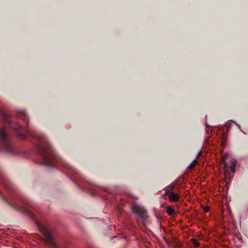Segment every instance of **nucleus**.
Wrapping results in <instances>:
<instances>
[{"label":"nucleus","mask_w":248,"mask_h":248,"mask_svg":"<svg viewBox=\"0 0 248 248\" xmlns=\"http://www.w3.org/2000/svg\"><path fill=\"white\" fill-rule=\"evenodd\" d=\"M37 225L40 232L43 235V239L46 245L49 246L50 248H58L53 239L51 233L47 230L46 227L44 225H40L38 224H37Z\"/></svg>","instance_id":"obj_1"},{"label":"nucleus","mask_w":248,"mask_h":248,"mask_svg":"<svg viewBox=\"0 0 248 248\" xmlns=\"http://www.w3.org/2000/svg\"><path fill=\"white\" fill-rule=\"evenodd\" d=\"M229 154H225L223 155L220 163V166L223 170L225 175L229 172V170L232 173L235 171V162L233 160L228 159Z\"/></svg>","instance_id":"obj_2"},{"label":"nucleus","mask_w":248,"mask_h":248,"mask_svg":"<svg viewBox=\"0 0 248 248\" xmlns=\"http://www.w3.org/2000/svg\"><path fill=\"white\" fill-rule=\"evenodd\" d=\"M173 187V186H172L170 190L165 189L164 195L168 197V198L170 202H175L179 201L180 195L172 191Z\"/></svg>","instance_id":"obj_3"},{"label":"nucleus","mask_w":248,"mask_h":248,"mask_svg":"<svg viewBox=\"0 0 248 248\" xmlns=\"http://www.w3.org/2000/svg\"><path fill=\"white\" fill-rule=\"evenodd\" d=\"M133 212L138 215L140 217H142L144 214V209L138 205H134L132 207Z\"/></svg>","instance_id":"obj_4"},{"label":"nucleus","mask_w":248,"mask_h":248,"mask_svg":"<svg viewBox=\"0 0 248 248\" xmlns=\"http://www.w3.org/2000/svg\"><path fill=\"white\" fill-rule=\"evenodd\" d=\"M0 134L1 140L3 141L5 140L7 138V134L4 128L0 130Z\"/></svg>","instance_id":"obj_5"},{"label":"nucleus","mask_w":248,"mask_h":248,"mask_svg":"<svg viewBox=\"0 0 248 248\" xmlns=\"http://www.w3.org/2000/svg\"><path fill=\"white\" fill-rule=\"evenodd\" d=\"M167 213L170 215V216H171L172 215L174 214V212H175V210L174 208H173L172 207H171V206H168L167 207V211H166Z\"/></svg>","instance_id":"obj_6"},{"label":"nucleus","mask_w":248,"mask_h":248,"mask_svg":"<svg viewBox=\"0 0 248 248\" xmlns=\"http://www.w3.org/2000/svg\"><path fill=\"white\" fill-rule=\"evenodd\" d=\"M198 164V159L196 158L188 166V169L189 170H192L195 166Z\"/></svg>","instance_id":"obj_7"},{"label":"nucleus","mask_w":248,"mask_h":248,"mask_svg":"<svg viewBox=\"0 0 248 248\" xmlns=\"http://www.w3.org/2000/svg\"><path fill=\"white\" fill-rule=\"evenodd\" d=\"M227 141V136L226 134H223L222 137L221 144L223 146H224L225 143Z\"/></svg>","instance_id":"obj_8"},{"label":"nucleus","mask_w":248,"mask_h":248,"mask_svg":"<svg viewBox=\"0 0 248 248\" xmlns=\"http://www.w3.org/2000/svg\"><path fill=\"white\" fill-rule=\"evenodd\" d=\"M11 126L14 130H17L19 127V126L17 125L16 124L12 123L11 124Z\"/></svg>","instance_id":"obj_9"},{"label":"nucleus","mask_w":248,"mask_h":248,"mask_svg":"<svg viewBox=\"0 0 248 248\" xmlns=\"http://www.w3.org/2000/svg\"><path fill=\"white\" fill-rule=\"evenodd\" d=\"M192 241H193V244L195 247H198L199 245V243L196 239H192Z\"/></svg>","instance_id":"obj_10"},{"label":"nucleus","mask_w":248,"mask_h":248,"mask_svg":"<svg viewBox=\"0 0 248 248\" xmlns=\"http://www.w3.org/2000/svg\"><path fill=\"white\" fill-rule=\"evenodd\" d=\"M210 210V207L209 206H204L203 207V211L205 212H207L209 211Z\"/></svg>","instance_id":"obj_11"},{"label":"nucleus","mask_w":248,"mask_h":248,"mask_svg":"<svg viewBox=\"0 0 248 248\" xmlns=\"http://www.w3.org/2000/svg\"><path fill=\"white\" fill-rule=\"evenodd\" d=\"M202 154V151H200L198 154V155H197L196 158H197L198 159L199 157Z\"/></svg>","instance_id":"obj_12"},{"label":"nucleus","mask_w":248,"mask_h":248,"mask_svg":"<svg viewBox=\"0 0 248 248\" xmlns=\"http://www.w3.org/2000/svg\"><path fill=\"white\" fill-rule=\"evenodd\" d=\"M3 117H4V119H5V121L6 122H8V120H7V118H6V116L5 114H3Z\"/></svg>","instance_id":"obj_13"}]
</instances>
